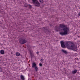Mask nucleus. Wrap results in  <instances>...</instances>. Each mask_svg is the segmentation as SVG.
I'll use <instances>...</instances> for the list:
<instances>
[{"instance_id":"1","label":"nucleus","mask_w":80,"mask_h":80,"mask_svg":"<svg viewBox=\"0 0 80 80\" xmlns=\"http://www.w3.org/2000/svg\"><path fill=\"white\" fill-rule=\"evenodd\" d=\"M66 45L68 49L72 50L74 51H76L77 50V48L74 44L71 42H67L66 43Z\"/></svg>"},{"instance_id":"2","label":"nucleus","mask_w":80,"mask_h":80,"mask_svg":"<svg viewBox=\"0 0 80 80\" xmlns=\"http://www.w3.org/2000/svg\"><path fill=\"white\" fill-rule=\"evenodd\" d=\"M61 30H63L64 32H60L59 33L62 36L65 35H68V32L69 31H68V29L67 28H63L62 29H61Z\"/></svg>"},{"instance_id":"3","label":"nucleus","mask_w":80,"mask_h":80,"mask_svg":"<svg viewBox=\"0 0 80 80\" xmlns=\"http://www.w3.org/2000/svg\"><path fill=\"white\" fill-rule=\"evenodd\" d=\"M19 41L21 44H25L27 42L26 38H21L19 39Z\"/></svg>"},{"instance_id":"4","label":"nucleus","mask_w":80,"mask_h":80,"mask_svg":"<svg viewBox=\"0 0 80 80\" xmlns=\"http://www.w3.org/2000/svg\"><path fill=\"white\" fill-rule=\"evenodd\" d=\"M32 2L33 3V4L36 6L37 7H39L40 5V4L38 2V1L37 0H32Z\"/></svg>"},{"instance_id":"5","label":"nucleus","mask_w":80,"mask_h":80,"mask_svg":"<svg viewBox=\"0 0 80 80\" xmlns=\"http://www.w3.org/2000/svg\"><path fill=\"white\" fill-rule=\"evenodd\" d=\"M32 67L33 68H35V69L36 70V72H37L38 71V68L37 67V64L35 62H33L32 64Z\"/></svg>"},{"instance_id":"6","label":"nucleus","mask_w":80,"mask_h":80,"mask_svg":"<svg viewBox=\"0 0 80 80\" xmlns=\"http://www.w3.org/2000/svg\"><path fill=\"white\" fill-rule=\"evenodd\" d=\"M59 26L61 28H67L68 29V31H69V28H67V26L64 25V24H59Z\"/></svg>"},{"instance_id":"7","label":"nucleus","mask_w":80,"mask_h":80,"mask_svg":"<svg viewBox=\"0 0 80 80\" xmlns=\"http://www.w3.org/2000/svg\"><path fill=\"white\" fill-rule=\"evenodd\" d=\"M43 31L44 32H45V33H48V34H50V33L51 32H50V30H48V29H47V28H45L44 27H43Z\"/></svg>"},{"instance_id":"8","label":"nucleus","mask_w":80,"mask_h":80,"mask_svg":"<svg viewBox=\"0 0 80 80\" xmlns=\"http://www.w3.org/2000/svg\"><path fill=\"white\" fill-rule=\"evenodd\" d=\"M55 30L56 32H60V27L58 26L55 27Z\"/></svg>"},{"instance_id":"9","label":"nucleus","mask_w":80,"mask_h":80,"mask_svg":"<svg viewBox=\"0 0 80 80\" xmlns=\"http://www.w3.org/2000/svg\"><path fill=\"white\" fill-rule=\"evenodd\" d=\"M60 43L61 44V47L62 48H64L65 47V44H64V42L63 41H61L60 42Z\"/></svg>"},{"instance_id":"10","label":"nucleus","mask_w":80,"mask_h":80,"mask_svg":"<svg viewBox=\"0 0 80 80\" xmlns=\"http://www.w3.org/2000/svg\"><path fill=\"white\" fill-rule=\"evenodd\" d=\"M20 78H21L22 80H25V77H24V76L23 75H21L20 76Z\"/></svg>"},{"instance_id":"11","label":"nucleus","mask_w":80,"mask_h":80,"mask_svg":"<svg viewBox=\"0 0 80 80\" xmlns=\"http://www.w3.org/2000/svg\"><path fill=\"white\" fill-rule=\"evenodd\" d=\"M77 72V70L76 69H75L72 71V74H75V73H76Z\"/></svg>"},{"instance_id":"12","label":"nucleus","mask_w":80,"mask_h":80,"mask_svg":"<svg viewBox=\"0 0 80 80\" xmlns=\"http://www.w3.org/2000/svg\"><path fill=\"white\" fill-rule=\"evenodd\" d=\"M62 51L63 53H65V54H67V52L66 51L64 50L63 49H62Z\"/></svg>"},{"instance_id":"13","label":"nucleus","mask_w":80,"mask_h":80,"mask_svg":"<svg viewBox=\"0 0 80 80\" xmlns=\"http://www.w3.org/2000/svg\"><path fill=\"white\" fill-rule=\"evenodd\" d=\"M16 55L18 56H20V52H17L16 53Z\"/></svg>"},{"instance_id":"14","label":"nucleus","mask_w":80,"mask_h":80,"mask_svg":"<svg viewBox=\"0 0 80 80\" xmlns=\"http://www.w3.org/2000/svg\"><path fill=\"white\" fill-rule=\"evenodd\" d=\"M1 54H2V55H3V54H4L5 53L4 52V51H3V50H1Z\"/></svg>"},{"instance_id":"15","label":"nucleus","mask_w":80,"mask_h":80,"mask_svg":"<svg viewBox=\"0 0 80 80\" xmlns=\"http://www.w3.org/2000/svg\"><path fill=\"white\" fill-rule=\"evenodd\" d=\"M31 58H32L33 57V54L32 52H30Z\"/></svg>"},{"instance_id":"16","label":"nucleus","mask_w":80,"mask_h":80,"mask_svg":"<svg viewBox=\"0 0 80 80\" xmlns=\"http://www.w3.org/2000/svg\"><path fill=\"white\" fill-rule=\"evenodd\" d=\"M28 7L30 9H31V8H32V5L29 4L28 5Z\"/></svg>"},{"instance_id":"17","label":"nucleus","mask_w":80,"mask_h":80,"mask_svg":"<svg viewBox=\"0 0 80 80\" xmlns=\"http://www.w3.org/2000/svg\"><path fill=\"white\" fill-rule=\"evenodd\" d=\"M39 2L42 3H43V0H39Z\"/></svg>"},{"instance_id":"18","label":"nucleus","mask_w":80,"mask_h":80,"mask_svg":"<svg viewBox=\"0 0 80 80\" xmlns=\"http://www.w3.org/2000/svg\"><path fill=\"white\" fill-rule=\"evenodd\" d=\"M24 7H28V4H26L24 5Z\"/></svg>"},{"instance_id":"19","label":"nucleus","mask_w":80,"mask_h":80,"mask_svg":"<svg viewBox=\"0 0 80 80\" xmlns=\"http://www.w3.org/2000/svg\"><path fill=\"white\" fill-rule=\"evenodd\" d=\"M39 66H40V67H42V63H39Z\"/></svg>"},{"instance_id":"20","label":"nucleus","mask_w":80,"mask_h":80,"mask_svg":"<svg viewBox=\"0 0 80 80\" xmlns=\"http://www.w3.org/2000/svg\"><path fill=\"white\" fill-rule=\"evenodd\" d=\"M40 61L41 62H43V59H41V60H40Z\"/></svg>"},{"instance_id":"21","label":"nucleus","mask_w":80,"mask_h":80,"mask_svg":"<svg viewBox=\"0 0 80 80\" xmlns=\"http://www.w3.org/2000/svg\"><path fill=\"white\" fill-rule=\"evenodd\" d=\"M39 53V52H37V54H38Z\"/></svg>"},{"instance_id":"22","label":"nucleus","mask_w":80,"mask_h":80,"mask_svg":"<svg viewBox=\"0 0 80 80\" xmlns=\"http://www.w3.org/2000/svg\"><path fill=\"white\" fill-rule=\"evenodd\" d=\"M78 16L79 17L80 16V13H79V14H78Z\"/></svg>"},{"instance_id":"23","label":"nucleus","mask_w":80,"mask_h":80,"mask_svg":"<svg viewBox=\"0 0 80 80\" xmlns=\"http://www.w3.org/2000/svg\"><path fill=\"white\" fill-rule=\"evenodd\" d=\"M78 36V38H80V36Z\"/></svg>"},{"instance_id":"24","label":"nucleus","mask_w":80,"mask_h":80,"mask_svg":"<svg viewBox=\"0 0 80 80\" xmlns=\"http://www.w3.org/2000/svg\"><path fill=\"white\" fill-rule=\"evenodd\" d=\"M50 26H52V25H51V24H50Z\"/></svg>"},{"instance_id":"25","label":"nucleus","mask_w":80,"mask_h":80,"mask_svg":"<svg viewBox=\"0 0 80 80\" xmlns=\"http://www.w3.org/2000/svg\"><path fill=\"white\" fill-rule=\"evenodd\" d=\"M21 56L22 57V55H21Z\"/></svg>"}]
</instances>
